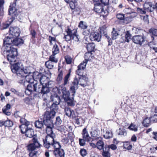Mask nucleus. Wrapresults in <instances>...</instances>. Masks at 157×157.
Here are the masks:
<instances>
[{"mask_svg": "<svg viewBox=\"0 0 157 157\" xmlns=\"http://www.w3.org/2000/svg\"><path fill=\"white\" fill-rule=\"evenodd\" d=\"M36 85L35 83H33V82L26 84V87H27V89L26 91L27 90L31 92H35V90H36Z\"/></svg>", "mask_w": 157, "mask_h": 157, "instance_id": "obj_28", "label": "nucleus"}, {"mask_svg": "<svg viewBox=\"0 0 157 157\" xmlns=\"http://www.w3.org/2000/svg\"><path fill=\"white\" fill-rule=\"evenodd\" d=\"M100 32L99 33L102 36L105 35L107 33V29L106 25H104L102 26L99 28Z\"/></svg>", "mask_w": 157, "mask_h": 157, "instance_id": "obj_36", "label": "nucleus"}, {"mask_svg": "<svg viewBox=\"0 0 157 157\" xmlns=\"http://www.w3.org/2000/svg\"><path fill=\"white\" fill-rule=\"evenodd\" d=\"M55 136L53 135H47L46 136L45 140L46 142L50 143L54 147H56L55 144H57L59 146V142L55 141L54 139V136Z\"/></svg>", "mask_w": 157, "mask_h": 157, "instance_id": "obj_21", "label": "nucleus"}, {"mask_svg": "<svg viewBox=\"0 0 157 157\" xmlns=\"http://www.w3.org/2000/svg\"><path fill=\"white\" fill-rule=\"evenodd\" d=\"M80 155L82 157L85 156L87 154V152L85 149L84 148H81L79 152Z\"/></svg>", "mask_w": 157, "mask_h": 157, "instance_id": "obj_58", "label": "nucleus"}, {"mask_svg": "<svg viewBox=\"0 0 157 157\" xmlns=\"http://www.w3.org/2000/svg\"><path fill=\"white\" fill-rule=\"evenodd\" d=\"M112 39L113 40H115L117 38V36L119 35V34L118 33L117 29L114 28H113V30L111 33Z\"/></svg>", "mask_w": 157, "mask_h": 157, "instance_id": "obj_42", "label": "nucleus"}, {"mask_svg": "<svg viewBox=\"0 0 157 157\" xmlns=\"http://www.w3.org/2000/svg\"><path fill=\"white\" fill-rule=\"evenodd\" d=\"M81 134L82 138H79V144L80 146H84L86 145V142H90L93 140V139L90 136L86 128L82 130Z\"/></svg>", "mask_w": 157, "mask_h": 157, "instance_id": "obj_8", "label": "nucleus"}, {"mask_svg": "<svg viewBox=\"0 0 157 157\" xmlns=\"http://www.w3.org/2000/svg\"><path fill=\"white\" fill-rule=\"evenodd\" d=\"M51 101L53 102L50 108L51 111H47L45 112H48L51 118H53L58 109V105H59V101H58L56 99L54 98V101L51 100Z\"/></svg>", "mask_w": 157, "mask_h": 157, "instance_id": "obj_10", "label": "nucleus"}, {"mask_svg": "<svg viewBox=\"0 0 157 157\" xmlns=\"http://www.w3.org/2000/svg\"><path fill=\"white\" fill-rule=\"evenodd\" d=\"M94 10L98 13L100 17H102L103 18H106L109 13V7L103 6L99 2V0H94Z\"/></svg>", "mask_w": 157, "mask_h": 157, "instance_id": "obj_3", "label": "nucleus"}, {"mask_svg": "<svg viewBox=\"0 0 157 157\" xmlns=\"http://www.w3.org/2000/svg\"><path fill=\"white\" fill-rule=\"evenodd\" d=\"M64 111L65 112L66 115L68 117L72 118L75 117L74 111L73 110H71L70 108L68 107L65 108Z\"/></svg>", "mask_w": 157, "mask_h": 157, "instance_id": "obj_25", "label": "nucleus"}, {"mask_svg": "<svg viewBox=\"0 0 157 157\" xmlns=\"http://www.w3.org/2000/svg\"><path fill=\"white\" fill-rule=\"evenodd\" d=\"M73 133H71L68 134L62 135L61 136V142L64 145L69 144V140H70L71 142H73L74 140V137L73 136Z\"/></svg>", "mask_w": 157, "mask_h": 157, "instance_id": "obj_12", "label": "nucleus"}, {"mask_svg": "<svg viewBox=\"0 0 157 157\" xmlns=\"http://www.w3.org/2000/svg\"><path fill=\"white\" fill-rule=\"evenodd\" d=\"M128 128L131 131L136 132L138 130V127L136 125L133 124L132 123L128 127Z\"/></svg>", "mask_w": 157, "mask_h": 157, "instance_id": "obj_47", "label": "nucleus"}, {"mask_svg": "<svg viewBox=\"0 0 157 157\" xmlns=\"http://www.w3.org/2000/svg\"><path fill=\"white\" fill-rule=\"evenodd\" d=\"M101 35L99 33L94 32L91 33L90 36V40L92 41L99 42L101 41Z\"/></svg>", "mask_w": 157, "mask_h": 157, "instance_id": "obj_22", "label": "nucleus"}, {"mask_svg": "<svg viewBox=\"0 0 157 157\" xmlns=\"http://www.w3.org/2000/svg\"><path fill=\"white\" fill-rule=\"evenodd\" d=\"M132 40L135 44L141 46L146 40V37L143 34L137 35L133 36Z\"/></svg>", "mask_w": 157, "mask_h": 157, "instance_id": "obj_11", "label": "nucleus"}, {"mask_svg": "<svg viewBox=\"0 0 157 157\" xmlns=\"http://www.w3.org/2000/svg\"><path fill=\"white\" fill-rule=\"evenodd\" d=\"M52 118L50 119L48 121H45V122H47V124L45 126V127L44 129L46 130V133L47 135H53L55 136L54 133H53L52 131V128L54 127V124L52 120Z\"/></svg>", "mask_w": 157, "mask_h": 157, "instance_id": "obj_16", "label": "nucleus"}, {"mask_svg": "<svg viewBox=\"0 0 157 157\" xmlns=\"http://www.w3.org/2000/svg\"><path fill=\"white\" fill-rule=\"evenodd\" d=\"M78 27L82 29H86L88 27L86 23L83 21H80L79 23Z\"/></svg>", "mask_w": 157, "mask_h": 157, "instance_id": "obj_40", "label": "nucleus"}, {"mask_svg": "<svg viewBox=\"0 0 157 157\" xmlns=\"http://www.w3.org/2000/svg\"><path fill=\"white\" fill-rule=\"evenodd\" d=\"M140 18L142 19H143L145 22L149 23L148 16L147 15H145V16H143L140 15Z\"/></svg>", "mask_w": 157, "mask_h": 157, "instance_id": "obj_62", "label": "nucleus"}, {"mask_svg": "<svg viewBox=\"0 0 157 157\" xmlns=\"http://www.w3.org/2000/svg\"><path fill=\"white\" fill-rule=\"evenodd\" d=\"M52 63V62L48 60L45 62V65L47 68L49 69H51L54 67Z\"/></svg>", "mask_w": 157, "mask_h": 157, "instance_id": "obj_55", "label": "nucleus"}, {"mask_svg": "<svg viewBox=\"0 0 157 157\" xmlns=\"http://www.w3.org/2000/svg\"><path fill=\"white\" fill-rule=\"evenodd\" d=\"M61 146L59 144V157H64L65 152L63 149H61Z\"/></svg>", "mask_w": 157, "mask_h": 157, "instance_id": "obj_63", "label": "nucleus"}, {"mask_svg": "<svg viewBox=\"0 0 157 157\" xmlns=\"http://www.w3.org/2000/svg\"><path fill=\"white\" fill-rule=\"evenodd\" d=\"M144 9L140 8L138 7L137 8L136 11L137 13L139 14L140 15H143L145 14L146 13V10H146L144 7Z\"/></svg>", "mask_w": 157, "mask_h": 157, "instance_id": "obj_48", "label": "nucleus"}, {"mask_svg": "<svg viewBox=\"0 0 157 157\" xmlns=\"http://www.w3.org/2000/svg\"><path fill=\"white\" fill-rule=\"evenodd\" d=\"M24 42V40L21 38L17 37L14 38L13 44L17 46H20L22 45Z\"/></svg>", "mask_w": 157, "mask_h": 157, "instance_id": "obj_31", "label": "nucleus"}, {"mask_svg": "<svg viewBox=\"0 0 157 157\" xmlns=\"http://www.w3.org/2000/svg\"><path fill=\"white\" fill-rule=\"evenodd\" d=\"M9 14L11 16V17H9L8 22L9 23H4L3 24L2 29H5L8 28L10 25L13 22V20L17 17L18 15L17 12V10L16 8L11 6H10L8 10Z\"/></svg>", "mask_w": 157, "mask_h": 157, "instance_id": "obj_5", "label": "nucleus"}, {"mask_svg": "<svg viewBox=\"0 0 157 157\" xmlns=\"http://www.w3.org/2000/svg\"><path fill=\"white\" fill-rule=\"evenodd\" d=\"M11 64L10 68L12 72L13 73L16 74L17 75V79L20 78V76H22V74L29 73V70L28 68L24 69L22 67V64L21 63L18 62H10Z\"/></svg>", "mask_w": 157, "mask_h": 157, "instance_id": "obj_2", "label": "nucleus"}, {"mask_svg": "<svg viewBox=\"0 0 157 157\" xmlns=\"http://www.w3.org/2000/svg\"><path fill=\"white\" fill-rule=\"evenodd\" d=\"M5 52H6L7 59L9 62H16L17 57L18 56L17 49L13 47V46L5 48Z\"/></svg>", "mask_w": 157, "mask_h": 157, "instance_id": "obj_4", "label": "nucleus"}, {"mask_svg": "<svg viewBox=\"0 0 157 157\" xmlns=\"http://www.w3.org/2000/svg\"><path fill=\"white\" fill-rule=\"evenodd\" d=\"M10 35L14 38L18 37L20 34L21 32L20 29L18 27H11L9 29Z\"/></svg>", "mask_w": 157, "mask_h": 157, "instance_id": "obj_20", "label": "nucleus"}, {"mask_svg": "<svg viewBox=\"0 0 157 157\" xmlns=\"http://www.w3.org/2000/svg\"><path fill=\"white\" fill-rule=\"evenodd\" d=\"M33 143L29 144L27 146V150L30 152H33L36 148L40 147V144L38 142L37 138L33 137L32 139Z\"/></svg>", "mask_w": 157, "mask_h": 157, "instance_id": "obj_13", "label": "nucleus"}, {"mask_svg": "<svg viewBox=\"0 0 157 157\" xmlns=\"http://www.w3.org/2000/svg\"><path fill=\"white\" fill-rule=\"evenodd\" d=\"M52 52L53 54L56 55L59 52V48L58 46L56 44L54 45L52 49Z\"/></svg>", "mask_w": 157, "mask_h": 157, "instance_id": "obj_50", "label": "nucleus"}, {"mask_svg": "<svg viewBox=\"0 0 157 157\" xmlns=\"http://www.w3.org/2000/svg\"><path fill=\"white\" fill-rule=\"evenodd\" d=\"M151 122L150 117H146L143 119L141 123L144 127H148L151 125Z\"/></svg>", "mask_w": 157, "mask_h": 157, "instance_id": "obj_26", "label": "nucleus"}, {"mask_svg": "<svg viewBox=\"0 0 157 157\" xmlns=\"http://www.w3.org/2000/svg\"><path fill=\"white\" fill-rule=\"evenodd\" d=\"M79 82V79H78L77 78L75 77L74 78L73 81L72 82L73 86H76L77 87Z\"/></svg>", "mask_w": 157, "mask_h": 157, "instance_id": "obj_61", "label": "nucleus"}, {"mask_svg": "<svg viewBox=\"0 0 157 157\" xmlns=\"http://www.w3.org/2000/svg\"><path fill=\"white\" fill-rule=\"evenodd\" d=\"M124 12L126 14H131V13H133L132 9L130 8H125L123 10Z\"/></svg>", "mask_w": 157, "mask_h": 157, "instance_id": "obj_56", "label": "nucleus"}, {"mask_svg": "<svg viewBox=\"0 0 157 157\" xmlns=\"http://www.w3.org/2000/svg\"><path fill=\"white\" fill-rule=\"evenodd\" d=\"M65 61L67 64H71L72 62V58L69 55H67L64 57Z\"/></svg>", "mask_w": 157, "mask_h": 157, "instance_id": "obj_54", "label": "nucleus"}, {"mask_svg": "<svg viewBox=\"0 0 157 157\" xmlns=\"http://www.w3.org/2000/svg\"><path fill=\"white\" fill-rule=\"evenodd\" d=\"M55 149L53 151V154L56 157H59V147H54Z\"/></svg>", "mask_w": 157, "mask_h": 157, "instance_id": "obj_60", "label": "nucleus"}, {"mask_svg": "<svg viewBox=\"0 0 157 157\" xmlns=\"http://www.w3.org/2000/svg\"><path fill=\"white\" fill-rule=\"evenodd\" d=\"M131 34L129 31H127L125 32V40L127 42H129L131 39Z\"/></svg>", "mask_w": 157, "mask_h": 157, "instance_id": "obj_43", "label": "nucleus"}, {"mask_svg": "<svg viewBox=\"0 0 157 157\" xmlns=\"http://www.w3.org/2000/svg\"><path fill=\"white\" fill-rule=\"evenodd\" d=\"M52 93L50 96V100L54 101V98L59 101V86H56L53 87L52 90Z\"/></svg>", "mask_w": 157, "mask_h": 157, "instance_id": "obj_19", "label": "nucleus"}, {"mask_svg": "<svg viewBox=\"0 0 157 157\" xmlns=\"http://www.w3.org/2000/svg\"><path fill=\"white\" fill-rule=\"evenodd\" d=\"M151 121L154 122H157V115L154 114L150 117Z\"/></svg>", "mask_w": 157, "mask_h": 157, "instance_id": "obj_64", "label": "nucleus"}, {"mask_svg": "<svg viewBox=\"0 0 157 157\" xmlns=\"http://www.w3.org/2000/svg\"><path fill=\"white\" fill-rule=\"evenodd\" d=\"M86 48L88 52H94L96 50L95 44L93 42L87 44Z\"/></svg>", "mask_w": 157, "mask_h": 157, "instance_id": "obj_27", "label": "nucleus"}, {"mask_svg": "<svg viewBox=\"0 0 157 157\" xmlns=\"http://www.w3.org/2000/svg\"><path fill=\"white\" fill-rule=\"evenodd\" d=\"M51 119L49 114L48 112H45L44 116L35 122V127L39 129L44 128V126L46 125L47 122L45 121H48L49 119Z\"/></svg>", "mask_w": 157, "mask_h": 157, "instance_id": "obj_7", "label": "nucleus"}, {"mask_svg": "<svg viewBox=\"0 0 157 157\" xmlns=\"http://www.w3.org/2000/svg\"><path fill=\"white\" fill-rule=\"evenodd\" d=\"M4 123L5 127H11L13 124V122L9 120L4 121Z\"/></svg>", "mask_w": 157, "mask_h": 157, "instance_id": "obj_52", "label": "nucleus"}, {"mask_svg": "<svg viewBox=\"0 0 157 157\" xmlns=\"http://www.w3.org/2000/svg\"><path fill=\"white\" fill-rule=\"evenodd\" d=\"M94 55L92 53V52H86L84 55V61L87 63L88 61L91 60L94 58Z\"/></svg>", "mask_w": 157, "mask_h": 157, "instance_id": "obj_30", "label": "nucleus"}, {"mask_svg": "<svg viewBox=\"0 0 157 157\" xmlns=\"http://www.w3.org/2000/svg\"><path fill=\"white\" fill-rule=\"evenodd\" d=\"M113 133L110 130H107L103 137L105 139H109L113 137Z\"/></svg>", "mask_w": 157, "mask_h": 157, "instance_id": "obj_37", "label": "nucleus"}, {"mask_svg": "<svg viewBox=\"0 0 157 157\" xmlns=\"http://www.w3.org/2000/svg\"><path fill=\"white\" fill-rule=\"evenodd\" d=\"M149 32L151 35V37L152 41L154 40V36H157V29L154 28H151L149 30Z\"/></svg>", "mask_w": 157, "mask_h": 157, "instance_id": "obj_32", "label": "nucleus"}, {"mask_svg": "<svg viewBox=\"0 0 157 157\" xmlns=\"http://www.w3.org/2000/svg\"><path fill=\"white\" fill-rule=\"evenodd\" d=\"M118 134L121 136H125L127 135V132L125 129L124 128H120L118 130Z\"/></svg>", "mask_w": 157, "mask_h": 157, "instance_id": "obj_39", "label": "nucleus"}, {"mask_svg": "<svg viewBox=\"0 0 157 157\" xmlns=\"http://www.w3.org/2000/svg\"><path fill=\"white\" fill-rule=\"evenodd\" d=\"M116 17L117 19V21L119 22V23L122 25H125L129 23L131 21V18L130 17H125L124 14L121 13H117Z\"/></svg>", "mask_w": 157, "mask_h": 157, "instance_id": "obj_9", "label": "nucleus"}, {"mask_svg": "<svg viewBox=\"0 0 157 157\" xmlns=\"http://www.w3.org/2000/svg\"><path fill=\"white\" fill-rule=\"evenodd\" d=\"M22 75H23L20 76V78L17 80L19 83L26 87V84L33 82L34 79L33 74L31 72L30 70L29 73H24Z\"/></svg>", "mask_w": 157, "mask_h": 157, "instance_id": "obj_6", "label": "nucleus"}, {"mask_svg": "<svg viewBox=\"0 0 157 157\" xmlns=\"http://www.w3.org/2000/svg\"><path fill=\"white\" fill-rule=\"evenodd\" d=\"M82 77H79V82H80L79 85L81 86L85 87L86 86H88V82H89V79L88 77L85 75L82 76Z\"/></svg>", "mask_w": 157, "mask_h": 157, "instance_id": "obj_23", "label": "nucleus"}, {"mask_svg": "<svg viewBox=\"0 0 157 157\" xmlns=\"http://www.w3.org/2000/svg\"><path fill=\"white\" fill-rule=\"evenodd\" d=\"M76 2H73V1H70L67 3L69 4V6L71 10L75 9V3Z\"/></svg>", "mask_w": 157, "mask_h": 157, "instance_id": "obj_59", "label": "nucleus"}, {"mask_svg": "<svg viewBox=\"0 0 157 157\" xmlns=\"http://www.w3.org/2000/svg\"><path fill=\"white\" fill-rule=\"evenodd\" d=\"M35 84H36V90H35V92L38 93H40L41 91V89L42 88V85L40 83L37 82L35 83Z\"/></svg>", "mask_w": 157, "mask_h": 157, "instance_id": "obj_51", "label": "nucleus"}, {"mask_svg": "<svg viewBox=\"0 0 157 157\" xmlns=\"http://www.w3.org/2000/svg\"><path fill=\"white\" fill-rule=\"evenodd\" d=\"M123 147L124 149L128 150H131L132 147V145L130 142L125 141L123 142Z\"/></svg>", "mask_w": 157, "mask_h": 157, "instance_id": "obj_41", "label": "nucleus"}, {"mask_svg": "<svg viewBox=\"0 0 157 157\" xmlns=\"http://www.w3.org/2000/svg\"><path fill=\"white\" fill-rule=\"evenodd\" d=\"M70 75L71 72L69 71L64 78V83L59 85V87L61 88L59 89V91L61 90L62 93V97L64 99V101L67 102L68 105L71 106L74 105L73 97H70V93L68 91L66 90V88L65 86L67 83Z\"/></svg>", "mask_w": 157, "mask_h": 157, "instance_id": "obj_1", "label": "nucleus"}, {"mask_svg": "<svg viewBox=\"0 0 157 157\" xmlns=\"http://www.w3.org/2000/svg\"><path fill=\"white\" fill-rule=\"evenodd\" d=\"M109 151L107 149L106 146L104 149L102 150L101 155L103 157H110V154L109 152Z\"/></svg>", "mask_w": 157, "mask_h": 157, "instance_id": "obj_38", "label": "nucleus"}, {"mask_svg": "<svg viewBox=\"0 0 157 157\" xmlns=\"http://www.w3.org/2000/svg\"><path fill=\"white\" fill-rule=\"evenodd\" d=\"M44 83H43V84H41L42 85V86L45 85L48 87H49V86H52L53 84V82L52 81H50L48 77V79L45 80Z\"/></svg>", "mask_w": 157, "mask_h": 157, "instance_id": "obj_45", "label": "nucleus"}, {"mask_svg": "<svg viewBox=\"0 0 157 157\" xmlns=\"http://www.w3.org/2000/svg\"><path fill=\"white\" fill-rule=\"evenodd\" d=\"M55 54H52L49 58V61L55 63H56L58 61V59L55 58Z\"/></svg>", "mask_w": 157, "mask_h": 157, "instance_id": "obj_53", "label": "nucleus"}, {"mask_svg": "<svg viewBox=\"0 0 157 157\" xmlns=\"http://www.w3.org/2000/svg\"><path fill=\"white\" fill-rule=\"evenodd\" d=\"M59 131L62 133V135L72 133L69 132L67 128L64 125H61L59 127Z\"/></svg>", "mask_w": 157, "mask_h": 157, "instance_id": "obj_33", "label": "nucleus"}, {"mask_svg": "<svg viewBox=\"0 0 157 157\" xmlns=\"http://www.w3.org/2000/svg\"><path fill=\"white\" fill-rule=\"evenodd\" d=\"M107 148V149L109 151L110 149L114 150L117 149V147L115 144H112L108 145Z\"/></svg>", "mask_w": 157, "mask_h": 157, "instance_id": "obj_57", "label": "nucleus"}, {"mask_svg": "<svg viewBox=\"0 0 157 157\" xmlns=\"http://www.w3.org/2000/svg\"><path fill=\"white\" fill-rule=\"evenodd\" d=\"M99 139H100V140H98L96 143L97 148L100 150H103V149H105V147H104V142L102 140V138L100 136L96 138V140H97Z\"/></svg>", "mask_w": 157, "mask_h": 157, "instance_id": "obj_24", "label": "nucleus"}, {"mask_svg": "<svg viewBox=\"0 0 157 157\" xmlns=\"http://www.w3.org/2000/svg\"><path fill=\"white\" fill-rule=\"evenodd\" d=\"M14 38L10 35L6 36L3 39V46L4 48L13 46Z\"/></svg>", "mask_w": 157, "mask_h": 157, "instance_id": "obj_17", "label": "nucleus"}, {"mask_svg": "<svg viewBox=\"0 0 157 157\" xmlns=\"http://www.w3.org/2000/svg\"><path fill=\"white\" fill-rule=\"evenodd\" d=\"M46 86L45 85L42 86L40 93L43 94L48 93L50 90L49 88L52 87V86Z\"/></svg>", "mask_w": 157, "mask_h": 157, "instance_id": "obj_35", "label": "nucleus"}, {"mask_svg": "<svg viewBox=\"0 0 157 157\" xmlns=\"http://www.w3.org/2000/svg\"><path fill=\"white\" fill-rule=\"evenodd\" d=\"M67 35L65 36V38L67 41L71 40V38L73 37V36H75V34L77 33V29H71L69 26L67 27V29L66 30Z\"/></svg>", "mask_w": 157, "mask_h": 157, "instance_id": "obj_15", "label": "nucleus"}, {"mask_svg": "<svg viewBox=\"0 0 157 157\" xmlns=\"http://www.w3.org/2000/svg\"><path fill=\"white\" fill-rule=\"evenodd\" d=\"M144 7L146 10L147 12H151L155 9L157 12V3L154 5L150 2H145L144 4Z\"/></svg>", "mask_w": 157, "mask_h": 157, "instance_id": "obj_18", "label": "nucleus"}, {"mask_svg": "<svg viewBox=\"0 0 157 157\" xmlns=\"http://www.w3.org/2000/svg\"><path fill=\"white\" fill-rule=\"evenodd\" d=\"M25 133V136L27 137H33V138L34 137L37 138V135H34L33 130L32 128H29Z\"/></svg>", "mask_w": 157, "mask_h": 157, "instance_id": "obj_29", "label": "nucleus"}, {"mask_svg": "<svg viewBox=\"0 0 157 157\" xmlns=\"http://www.w3.org/2000/svg\"><path fill=\"white\" fill-rule=\"evenodd\" d=\"M43 75L41 73L38 72H36L34 74H33L34 80H35L37 81H39L40 82Z\"/></svg>", "mask_w": 157, "mask_h": 157, "instance_id": "obj_34", "label": "nucleus"}, {"mask_svg": "<svg viewBox=\"0 0 157 157\" xmlns=\"http://www.w3.org/2000/svg\"><path fill=\"white\" fill-rule=\"evenodd\" d=\"M10 91L14 94L17 96L18 97H22L24 96L23 94L20 92L19 91L16 90L14 88H12L10 89Z\"/></svg>", "mask_w": 157, "mask_h": 157, "instance_id": "obj_44", "label": "nucleus"}, {"mask_svg": "<svg viewBox=\"0 0 157 157\" xmlns=\"http://www.w3.org/2000/svg\"><path fill=\"white\" fill-rule=\"evenodd\" d=\"M80 66H78V69L76 71V74L80 76H83V73L84 72V70L80 69Z\"/></svg>", "mask_w": 157, "mask_h": 157, "instance_id": "obj_49", "label": "nucleus"}, {"mask_svg": "<svg viewBox=\"0 0 157 157\" xmlns=\"http://www.w3.org/2000/svg\"><path fill=\"white\" fill-rule=\"evenodd\" d=\"M72 14L74 16L79 15L81 12L79 8L75 7V9L71 10Z\"/></svg>", "mask_w": 157, "mask_h": 157, "instance_id": "obj_46", "label": "nucleus"}, {"mask_svg": "<svg viewBox=\"0 0 157 157\" xmlns=\"http://www.w3.org/2000/svg\"><path fill=\"white\" fill-rule=\"evenodd\" d=\"M20 122L21 124L19 126L21 132L22 134H25L29 128L28 126L30 124V122L24 118H21Z\"/></svg>", "mask_w": 157, "mask_h": 157, "instance_id": "obj_14", "label": "nucleus"}]
</instances>
